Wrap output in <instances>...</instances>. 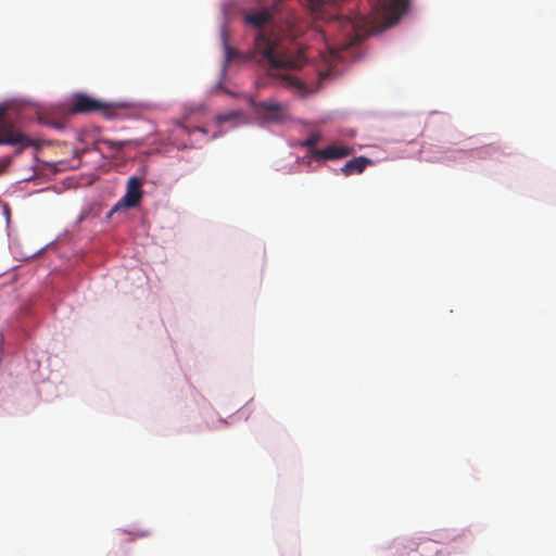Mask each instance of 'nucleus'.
<instances>
[{
    "label": "nucleus",
    "mask_w": 556,
    "mask_h": 556,
    "mask_svg": "<svg viewBox=\"0 0 556 556\" xmlns=\"http://www.w3.org/2000/svg\"><path fill=\"white\" fill-rule=\"evenodd\" d=\"M239 115H240L239 112H230L227 114H220L217 116V123L222 124L225 122L232 121V119L237 118Z\"/></svg>",
    "instance_id": "13"
},
{
    "label": "nucleus",
    "mask_w": 556,
    "mask_h": 556,
    "mask_svg": "<svg viewBox=\"0 0 556 556\" xmlns=\"http://www.w3.org/2000/svg\"><path fill=\"white\" fill-rule=\"evenodd\" d=\"M319 75H320L321 78H325V77L328 76V73H320Z\"/></svg>",
    "instance_id": "16"
},
{
    "label": "nucleus",
    "mask_w": 556,
    "mask_h": 556,
    "mask_svg": "<svg viewBox=\"0 0 556 556\" xmlns=\"http://www.w3.org/2000/svg\"><path fill=\"white\" fill-rule=\"evenodd\" d=\"M103 142L105 144H108L111 149L115 150V151H119L124 147L123 142H114V141H111V140H104Z\"/></svg>",
    "instance_id": "14"
},
{
    "label": "nucleus",
    "mask_w": 556,
    "mask_h": 556,
    "mask_svg": "<svg viewBox=\"0 0 556 556\" xmlns=\"http://www.w3.org/2000/svg\"><path fill=\"white\" fill-rule=\"evenodd\" d=\"M223 38H224V46H225V52H226V59L227 61H231L237 54H238V51L233 48H231L228 43H227V36H226V33L223 31Z\"/></svg>",
    "instance_id": "12"
},
{
    "label": "nucleus",
    "mask_w": 556,
    "mask_h": 556,
    "mask_svg": "<svg viewBox=\"0 0 556 556\" xmlns=\"http://www.w3.org/2000/svg\"><path fill=\"white\" fill-rule=\"evenodd\" d=\"M115 111V108L111 104L101 100L94 99L85 93H76L73 96L70 112L73 114L78 113H92L101 112L104 116L111 117Z\"/></svg>",
    "instance_id": "4"
},
{
    "label": "nucleus",
    "mask_w": 556,
    "mask_h": 556,
    "mask_svg": "<svg viewBox=\"0 0 556 556\" xmlns=\"http://www.w3.org/2000/svg\"><path fill=\"white\" fill-rule=\"evenodd\" d=\"M406 556H444L439 549L438 544L428 539L420 540L419 542H408L404 546Z\"/></svg>",
    "instance_id": "7"
},
{
    "label": "nucleus",
    "mask_w": 556,
    "mask_h": 556,
    "mask_svg": "<svg viewBox=\"0 0 556 556\" xmlns=\"http://www.w3.org/2000/svg\"><path fill=\"white\" fill-rule=\"evenodd\" d=\"M270 20L267 9L247 13L244 21L258 29L254 39V55L260 56L261 62H266L273 70H300L306 58L299 52L288 54L280 47V40L274 33H266L263 26Z\"/></svg>",
    "instance_id": "2"
},
{
    "label": "nucleus",
    "mask_w": 556,
    "mask_h": 556,
    "mask_svg": "<svg viewBox=\"0 0 556 556\" xmlns=\"http://www.w3.org/2000/svg\"><path fill=\"white\" fill-rule=\"evenodd\" d=\"M372 161L366 156H357L348 161L341 168V173L344 176H352L355 174H362L368 165H371Z\"/></svg>",
    "instance_id": "9"
},
{
    "label": "nucleus",
    "mask_w": 556,
    "mask_h": 556,
    "mask_svg": "<svg viewBox=\"0 0 556 556\" xmlns=\"http://www.w3.org/2000/svg\"><path fill=\"white\" fill-rule=\"evenodd\" d=\"M18 146V152L36 144L35 140L17 130L5 116V110L0 108V146Z\"/></svg>",
    "instance_id": "3"
},
{
    "label": "nucleus",
    "mask_w": 556,
    "mask_h": 556,
    "mask_svg": "<svg viewBox=\"0 0 556 556\" xmlns=\"http://www.w3.org/2000/svg\"><path fill=\"white\" fill-rule=\"evenodd\" d=\"M195 130H198V131H202V132H205V129H204V128H202V127H197V128H195Z\"/></svg>",
    "instance_id": "15"
},
{
    "label": "nucleus",
    "mask_w": 556,
    "mask_h": 556,
    "mask_svg": "<svg viewBox=\"0 0 556 556\" xmlns=\"http://www.w3.org/2000/svg\"><path fill=\"white\" fill-rule=\"evenodd\" d=\"M277 78L281 80V83L288 87L296 88L299 90L304 89V84L292 74H277Z\"/></svg>",
    "instance_id": "10"
},
{
    "label": "nucleus",
    "mask_w": 556,
    "mask_h": 556,
    "mask_svg": "<svg viewBox=\"0 0 556 556\" xmlns=\"http://www.w3.org/2000/svg\"><path fill=\"white\" fill-rule=\"evenodd\" d=\"M353 153V149L348 146L330 144L321 150H314V159L340 160Z\"/></svg>",
    "instance_id": "8"
},
{
    "label": "nucleus",
    "mask_w": 556,
    "mask_h": 556,
    "mask_svg": "<svg viewBox=\"0 0 556 556\" xmlns=\"http://www.w3.org/2000/svg\"><path fill=\"white\" fill-rule=\"evenodd\" d=\"M407 8L408 0H378L375 12L336 17L330 22L329 29H338L342 38L328 45L330 56L333 60H342L343 52L367 36L396 23Z\"/></svg>",
    "instance_id": "1"
},
{
    "label": "nucleus",
    "mask_w": 556,
    "mask_h": 556,
    "mask_svg": "<svg viewBox=\"0 0 556 556\" xmlns=\"http://www.w3.org/2000/svg\"><path fill=\"white\" fill-rule=\"evenodd\" d=\"M253 108L265 123H281L286 118V105L274 100L255 102Z\"/></svg>",
    "instance_id": "5"
},
{
    "label": "nucleus",
    "mask_w": 556,
    "mask_h": 556,
    "mask_svg": "<svg viewBox=\"0 0 556 556\" xmlns=\"http://www.w3.org/2000/svg\"><path fill=\"white\" fill-rule=\"evenodd\" d=\"M142 180L136 176H132L127 181L125 195L113 206L109 215L118 211L122 207H136L142 197Z\"/></svg>",
    "instance_id": "6"
},
{
    "label": "nucleus",
    "mask_w": 556,
    "mask_h": 556,
    "mask_svg": "<svg viewBox=\"0 0 556 556\" xmlns=\"http://www.w3.org/2000/svg\"><path fill=\"white\" fill-rule=\"evenodd\" d=\"M321 136L319 132H312L307 139L302 143V147H306L311 150V154L313 155V151L317 150L315 147L319 142Z\"/></svg>",
    "instance_id": "11"
}]
</instances>
